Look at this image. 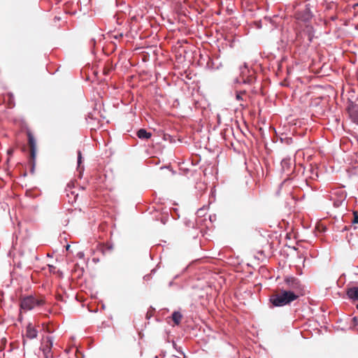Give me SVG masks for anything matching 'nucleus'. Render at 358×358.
<instances>
[{
    "label": "nucleus",
    "instance_id": "obj_1",
    "mask_svg": "<svg viewBox=\"0 0 358 358\" xmlns=\"http://www.w3.org/2000/svg\"><path fill=\"white\" fill-rule=\"evenodd\" d=\"M296 296L289 291L282 288L278 293L273 294L270 297V302L273 306L282 307L290 304L292 301L296 300Z\"/></svg>",
    "mask_w": 358,
    "mask_h": 358
},
{
    "label": "nucleus",
    "instance_id": "obj_2",
    "mask_svg": "<svg viewBox=\"0 0 358 358\" xmlns=\"http://www.w3.org/2000/svg\"><path fill=\"white\" fill-rule=\"evenodd\" d=\"M285 288H284V289L295 294L297 299L299 295L302 294L303 290V286L301 285L300 280L295 277H286L285 279Z\"/></svg>",
    "mask_w": 358,
    "mask_h": 358
},
{
    "label": "nucleus",
    "instance_id": "obj_3",
    "mask_svg": "<svg viewBox=\"0 0 358 358\" xmlns=\"http://www.w3.org/2000/svg\"><path fill=\"white\" fill-rule=\"evenodd\" d=\"M45 303L42 297H36L33 295H29L24 297L20 301V308L24 310H31L36 307L43 306Z\"/></svg>",
    "mask_w": 358,
    "mask_h": 358
},
{
    "label": "nucleus",
    "instance_id": "obj_4",
    "mask_svg": "<svg viewBox=\"0 0 358 358\" xmlns=\"http://www.w3.org/2000/svg\"><path fill=\"white\" fill-rule=\"evenodd\" d=\"M27 136H28L29 145L30 147V155H31V161H32L31 171L33 172L34 169V164H35L34 161H35L36 153V140H35L34 136L32 135V134L31 132L29 131L27 133Z\"/></svg>",
    "mask_w": 358,
    "mask_h": 358
},
{
    "label": "nucleus",
    "instance_id": "obj_5",
    "mask_svg": "<svg viewBox=\"0 0 358 358\" xmlns=\"http://www.w3.org/2000/svg\"><path fill=\"white\" fill-rule=\"evenodd\" d=\"M296 15H297V17L299 20H301L303 22L309 21L313 17V14L310 10V5L306 4L304 8H303L301 10L297 11Z\"/></svg>",
    "mask_w": 358,
    "mask_h": 358
},
{
    "label": "nucleus",
    "instance_id": "obj_6",
    "mask_svg": "<svg viewBox=\"0 0 358 358\" xmlns=\"http://www.w3.org/2000/svg\"><path fill=\"white\" fill-rule=\"evenodd\" d=\"M348 296L354 301H358V287H352L346 291Z\"/></svg>",
    "mask_w": 358,
    "mask_h": 358
},
{
    "label": "nucleus",
    "instance_id": "obj_7",
    "mask_svg": "<svg viewBox=\"0 0 358 358\" xmlns=\"http://www.w3.org/2000/svg\"><path fill=\"white\" fill-rule=\"evenodd\" d=\"M26 335L29 338L34 339L37 337L38 331L31 324H29L27 327Z\"/></svg>",
    "mask_w": 358,
    "mask_h": 358
},
{
    "label": "nucleus",
    "instance_id": "obj_8",
    "mask_svg": "<svg viewBox=\"0 0 358 358\" xmlns=\"http://www.w3.org/2000/svg\"><path fill=\"white\" fill-rule=\"evenodd\" d=\"M345 199V195L343 194V192H341L339 194V196H338V198H336V199H334L333 197L331 198V200L333 201L334 206L336 208L340 207L344 202Z\"/></svg>",
    "mask_w": 358,
    "mask_h": 358
},
{
    "label": "nucleus",
    "instance_id": "obj_9",
    "mask_svg": "<svg viewBox=\"0 0 358 358\" xmlns=\"http://www.w3.org/2000/svg\"><path fill=\"white\" fill-rule=\"evenodd\" d=\"M137 136L141 139H148L152 136V134L148 132L145 129H140L137 131Z\"/></svg>",
    "mask_w": 358,
    "mask_h": 358
},
{
    "label": "nucleus",
    "instance_id": "obj_10",
    "mask_svg": "<svg viewBox=\"0 0 358 358\" xmlns=\"http://www.w3.org/2000/svg\"><path fill=\"white\" fill-rule=\"evenodd\" d=\"M248 71V67L246 65L243 68H241V75L243 76L242 83L244 84H250L253 80L252 77L243 78L245 73Z\"/></svg>",
    "mask_w": 358,
    "mask_h": 358
},
{
    "label": "nucleus",
    "instance_id": "obj_11",
    "mask_svg": "<svg viewBox=\"0 0 358 358\" xmlns=\"http://www.w3.org/2000/svg\"><path fill=\"white\" fill-rule=\"evenodd\" d=\"M182 315L178 311H174L172 313V320L174 322L175 324L178 325L181 321L182 319Z\"/></svg>",
    "mask_w": 358,
    "mask_h": 358
},
{
    "label": "nucleus",
    "instance_id": "obj_12",
    "mask_svg": "<svg viewBox=\"0 0 358 358\" xmlns=\"http://www.w3.org/2000/svg\"><path fill=\"white\" fill-rule=\"evenodd\" d=\"M82 153L80 150L78 151V169L83 171V167H81L82 164Z\"/></svg>",
    "mask_w": 358,
    "mask_h": 358
},
{
    "label": "nucleus",
    "instance_id": "obj_13",
    "mask_svg": "<svg viewBox=\"0 0 358 358\" xmlns=\"http://www.w3.org/2000/svg\"><path fill=\"white\" fill-rule=\"evenodd\" d=\"M47 343L48 344L46 345V347L48 348V350L50 351L53 345L52 338L48 337L47 338Z\"/></svg>",
    "mask_w": 358,
    "mask_h": 358
},
{
    "label": "nucleus",
    "instance_id": "obj_14",
    "mask_svg": "<svg viewBox=\"0 0 358 358\" xmlns=\"http://www.w3.org/2000/svg\"><path fill=\"white\" fill-rule=\"evenodd\" d=\"M245 92H237L236 95V99L237 101H243L242 94H245Z\"/></svg>",
    "mask_w": 358,
    "mask_h": 358
},
{
    "label": "nucleus",
    "instance_id": "obj_15",
    "mask_svg": "<svg viewBox=\"0 0 358 358\" xmlns=\"http://www.w3.org/2000/svg\"><path fill=\"white\" fill-rule=\"evenodd\" d=\"M155 269H152V270L151 271V273H150V274H148V275H145L144 276V280H150V278H151V275H152V273H155Z\"/></svg>",
    "mask_w": 358,
    "mask_h": 358
},
{
    "label": "nucleus",
    "instance_id": "obj_16",
    "mask_svg": "<svg viewBox=\"0 0 358 358\" xmlns=\"http://www.w3.org/2000/svg\"><path fill=\"white\" fill-rule=\"evenodd\" d=\"M352 222L358 224V214L356 212L354 213V220Z\"/></svg>",
    "mask_w": 358,
    "mask_h": 358
},
{
    "label": "nucleus",
    "instance_id": "obj_17",
    "mask_svg": "<svg viewBox=\"0 0 358 358\" xmlns=\"http://www.w3.org/2000/svg\"><path fill=\"white\" fill-rule=\"evenodd\" d=\"M203 211H204V210H203V208H200V209H199V210H197V214H198L199 215H203Z\"/></svg>",
    "mask_w": 358,
    "mask_h": 358
},
{
    "label": "nucleus",
    "instance_id": "obj_18",
    "mask_svg": "<svg viewBox=\"0 0 358 358\" xmlns=\"http://www.w3.org/2000/svg\"><path fill=\"white\" fill-rule=\"evenodd\" d=\"M354 121L358 124V113L355 116Z\"/></svg>",
    "mask_w": 358,
    "mask_h": 358
},
{
    "label": "nucleus",
    "instance_id": "obj_19",
    "mask_svg": "<svg viewBox=\"0 0 358 358\" xmlns=\"http://www.w3.org/2000/svg\"><path fill=\"white\" fill-rule=\"evenodd\" d=\"M78 257L79 258H83V257H84V253H83V252H78Z\"/></svg>",
    "mask_w": 358,
    "mask_h": 358
},
{
    "label": "nucleus",
    "instance_id": "obj_20",
    "mask_svg": "<svg viewBox=\"0 0 358 358\" xmlns=\"http://www.w3.org/2000/svg\"><path fill=\"white\" fill-rule=\"evenodd\" d=\"M287 162H288V160H287V159H283V160L282 161V162H281V164H282V166H285V164H286Z\"/></svg>",
    "mask_w": 358,
    "mask_h": 358
},
{
    "label": "nucleus",
    "instance_id": "obj_21",
    "mask_svg": "<svg viewBox=\"0 0 358 358\" xmlns=\"http://www.w3.org/2000/svg\"><path fill=\"white\" fill-rule=\"evenodd\" d=\"M348 230V226H345L342 229H341V231H347Z\"/></svg>",
    "mask_w": 358,
    "mask_h": 358
},
{
    "label": "nucleus",
    "instance_id": "obj_22",
    "mask_svg": "<svg viewBox=\"0 0 358 358\" xmlns=\"http://www.w3.org/2000/svg\"><path fill=\"white\" fill-rule=\"evenodd\" d=\"M236 83H242V80H240L238 78H236L235 81Z\"/></svg>",
    "mask_w": 358,
    "mask_h": 358
},
{
    "label": "nucleus",
    "instance_id": "obj_23",
    "mask_svg": "<svg viewBox=\"0 0 358 358\" xmlns=\"http://www.w3.org/2000/svg\"><path fill=\"white\" fill-rule=\"evenodd\" d=\"M122 36H123V34H120L119 36H115L114 37H115V38H120V37H122Z\"/></svg>",
    "mask_w": 358,
    "mask_h": 358
},
{
    "label": "nucleus",
    "instance_id": "obj_24",
    "mask_svg": "<svg viewBox=\"0 0 358 358\" xmlns=\"http://www.w3.org/2000/svg\"><path fill=\"white\" fill-rule=\"evenodd\" d=\"M69 248H70V245H66V250H69Z\"/></svg>",
    "mask_w": 358,
    "mask_h": 358
},
{
    "label": "nucleus",
    "instance_id": "obj_25",
    "mask_svg": "<svg viewBox=\"0 0 358 358\" xmlns=\"http://www.w3.org/2000/svg\"><path fill=\"white\" fill-rule=\"evenodd\" d=\"M172 285H173V282L171 281L169 282V286H171Z\"/></svg>",
    "mask_w": 358,
    "mask_h": 358
},
{
    "label": "nucleus",
    "instance_id": "obj_26",
    "mask_svg": "<svg viewBox=\"0 0 358 358\" xmlns=\"http://www.w3.org/2000/svg\"><path fill=\"white\" fill-rule=\"evenodd\" d=\"M356 307H357V308L358 309V303L357 304Z\"/></svg>",
    "mask_w": 358,
    "mask_h": 358
},
{
    "label": "nucleus",
    "instance_id": "obj_27",
    "mask_svg": "<svg viewBox=\"0 0 358 358\" xmlns=\"http://www.w3.org/2000/svg\"><path fill=\"white\" fill-rule=\"evenodd\" d=\"M357 6H358V3H357Z\"/></svg>",
    "mask_w": 358,
    "mask_h": 358
},
{
    "label": "nucleus",
    "instance_id": "obj_28",
    "mask_svg": "<svg viewBox=\"0 0 358 358\" xmlns=\"http://www.w3.org/2000/svg\"><path fill=\"white\" fill-rule=\"evenodd\" d=\"M46 358H48V357H46Z\"/></svg>",
    "mask_w": 358,
    "mask_h": 358
}]
</instances>
